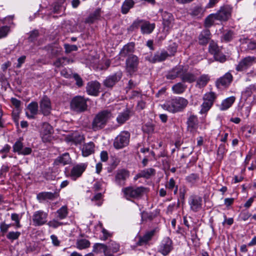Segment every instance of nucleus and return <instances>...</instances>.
<instances>
[{
  "label": "nucleus",
  "instance_id": "f257e3e1",
  "mask_svg": "<svg viewBox=\"0 0 256 256\" xmlns=\"http://www.w3.org/2000/svg\"><path fill=\"white\" fill-rule=\"evenodd\" d=\"M188 66L178 65L169 70L166 77L168 80L180 78L183 82L192 83L196 80V76L188 72Z\"/></svg>",
  "mask_w": 256,
  "mask_h": 256
},
{
  "label": "nucleus",
  "instance_id": "f03ea898",
  "mask_svg": "<svg viewBox=\"0 0 256 256\" xmlns=\"http://www.w3.org/2000/svg\"><path fill=\"white\" fill-rule=\"evenodd\" d=\"M112 116L111 112L105 110L98 112L94 116L92 123V128L94 131H98L104 128Z\"/></svg>",
  "mask_w": 256,
  "mask_h": 256
},
{
  "label": "nucleus",
  "instance_id": "7ed1b4c3",
  "mask_svg": "<svg viewBox=\"0 0 256 256\" xmlns=\"http://www.w3.org/2000/svg\"><path fill=\"white\" fill-rule=\"evenodd\" d=\"M188 101L182 97H176L166 101L162 107L170 112L175 113L181 112L187 106Z\"/></svg>",
  "mask_w": 256,
  "mask_h": 256
},
{
  "label": "nucleus",
  "instance_id": "20e7f679",
  "mask_svg": "<svg viewBox=\"0 0 256 256\" xmlns=\"http://www.w3.org/2000/svg\"><path fill=\"white\" fill-rule=\"evenodd\" d=\"M146 188L144 186H127L122 189L124 197L128 200L139 199L144 194Z\"/></svg>",
  "mask_w": 256,
  "mask_h": 256
},
{
  "label": "nucleus",
  "instance_id": "39448f33",
  "mask_svg": "<svg viewBox=\"0 0 256 256\" xmlns=\"http://www.w3.org/2000/svg\"><path fill=\"white\" fill-rule=\"evenodd\" d=\"M86 102L87 100L84 96H76L71 100L70 108L73 110L78 112H84L88 108Z\"/></svg>",
  "mask_w": 256,
  "mask_h": 256
},
{
  "label": "nucleus",
  "instance_id": "423d86ee",
  "mask_svg": "<svg viewBox=\"0 0 256 256\" xmlns=\"http://www.w3.org/2000/svg\"><path fill=\"white\" fill-rule=\"evenodd\" d=\"M130 134L127 131L122 132L114 139V146L119 150L128 145L130 142Z\"/></svg>",
  "mask_w": 256,
  "mask_h": 256
},
{
  "label": "nucleus",
  "instance_id": "0eeeda50",
  "mask_svg": "<svg viewBox=\"0 0 256 256\" xmlns=\"http://www.w3.org/2000/svg\"><path fill=\"white\" fill-rule=\"evenodd\" d=\"M174 249L172 240L169 237L164 238L158 246V252L164 256H166Z\"/></svg>",
  "mask_w": 256,
  "mask_h": 256
},
{
  "label": "nucleus",
  "instance_id": "6e6552de",
  "mask_svg": "<svg viewBox=\"0 0 256 256\" xmlns=\"http://www.w3.org/2000/svg\"><path fill=\"white\" fill-rule=\"evenodd\" d=\"M130 176V172L124 168L118 170L114 174V182L119 186L126 185V180Z\"/></svg>",
  "mask_w": 256,
  "mask_h": 256
},
{
  "label": "nucleus",
  "instance_id": "1a4fd4ad",
  "mask_svg": "<svg viewBox=\"0 0 256 256\" xmlns=\"http://www.w3.org/2000/svg\"><path fill=\"white\" fill-rule=\"evenodd\" d=\"M138 58L134 54L130 55L126 60V70L129 74H132L138 70Z\"/></svg>",
  "mask_w": 256,
  "mask_h": 256
},
{
  "label": "nucleus",
  "instance_id": "9d476101",
  "mask_svg": "<svg viewBox=\"0 0 256 256\" xmlns=\"http://www.w3.org/2000/svg\"><path fill=\"white\" fill-rule=\"evenodd\" d=\"M188 203L190 210L194 212H198L202 208V198L197 194H192L188 198Z\"/></svg>",
  "mask_w": 256,
  "mask_h": 256
},
{
  "label": "nucleus",
  "instance_id": "9b49d317",
  "mask_svg": "<svg viewBox=\"0 0 256 256\" xmlns=\"http://www.w3.org/2000/svg\"><path fill=\"white\" fill-rule=\"evenodd\" d=\"M256 58L255 56H248L242 59L236 66V70L238 72H242L247 70L255 62Z\"/></svg>",
  "mask_w": 256,
  "mask_h": 256
},
{
  "label": "nucleus",
  "instance_id": "f8f14e48",
  "mask_svg": "<svg viewBox=\"0 0 256 256\" xmlns=\"http://www.w3.org/2000/svg\"><path fill=\"white\" fill-rule=\"evenodd\" d=\"M48 214L40 210L35 212L32 216V222L35 226H41L47 222Z\"/></svg>",
  "mask_w": 256,
  "mask_h": 256
},
{
  "label": "nucleus",
  "instance_id": "ddd939ff",
  "mask_svg": "<svg viewBox=\"0 0 256 256\" xmlns=\"http://www.w3.org/2000/svg\"><path fill=\"white\" fill-rule=\"evenodd\" d=\"M53 132L52 127L49 124L44 122L40 132L42 141L44 142H50L52 140Z\"/></svg>",
  "mask_w": 256,
  "mask_h": 256
},
{
  "label": "nucleus",
  "instance_id": "4468645a",
  "mask_svg": "<svg viewBox=\"0 0 256 256\" xmlns=\"http://www.w3.org/2000/svg\"><path fill=\"white\" fill-rule=\"evenodd\" d=\"M232 8L228 6H222L215 14L216 20L220 21H227L231 16Z\"/></svg>",
  "mask_w": 256,
  "mask_h": 256
},
{
  "label": "nucleus",
  "instance_id": "2eb2a0df",
  "mask_svg": "<svg viewBox=\"0 0 256 256\" xmlns=\"http://www.w3.org/2000/svg\"><path fill=\"white\" fill-rule=\"evenodd\" d=\"M233 80L232 74L228 72L224 76L218 78L216 82V86L218 89L222 88H227L231 84Z\"/></svg>",
  "mask_w": 256,
  "mask_h": 256
},
{
  "label": "nucleus",
  "instance_id": "dca6fc26",
  "mask_svg": "<svg viewBox=\"0 0 256 256\" xmlns=\"http://www.w3.org/2000/svg\"><path fill=\"white\" fill-rule=\"evenodd\" d=\"M88 166L86 163H80L74 166L71 170L70 176L73 180L80 177Z\"/></svg>",
  "mask_w": 256,
  "mask_h": 256
},
{
  "label": "nucleus",
  "instance_id": "f3484780",
  "mask_svg": "<svg viewBox=\"0 0 256 256\" xmlns=\"http://www.w3.org/2000/svg\"><path fill=\"white\" fill-rule=\"evenodd\" d=\"M162 18L164 28L169 31L174 26V19L173 15L171 13L164 12L162 14Z\"/></svg>",
  "mask_w": 256,
  "mask_h": 256
},
{
  "label": "nucleus",
  "instance_id": "a211bd4d",
  "mask_svg": "<svg viewBox=\"0 0 256 256\" xmlns=\"http://www.w3.org/2000/svg\"><path fill=\"white\" fill-rule=\"evenodd\" d=\"M122 76V72L120 71L117 72L114 74L107 77L104 81V85L106 88H112L118 82Z\"/></svg>",
  "mask_w": 256,
  "mask_h": 256
},
{
  "label": "nucleus",
  "instance_id": "6ab92c4d",
  "mask_svg": "<svg viewBox=\"0 0 256 256\" xmlns=\"http://www.w3.org/2000/svg\"><path fill=\"white\" fill-rule=\"evenodd\" d=\"M44 49L51 58L60 54L62 50V48L58 44L56 43L46 46Z\"/></svg>",
  "mask_w": 256,
  "mask_h": 256
},
{
  "label": "nucleus",
  "instance_id": "aec40b11",
  "mask_svg": "<svg viewBox=\"0 0 256 256\" xmlns=\"http://www.w3.org/2000/svg\"><path fill=\"white\" fill-rule=\"evenodd\" d=\"M40 110L44 116H48L51 112L52 106L50 98L44 96L40 102Z\"/></svg>",
  "mask_w": 256,
  "mask_h": 256
},
{
  "label": "nucleus",
  "instance_id": "412c9836",
  "mask_svg": "<svg viewBox=\"0 0 256 256\" xmlns=\"http://www.w3.org/2000/svg\"><path fill=\"white\" fill-rule=\"evenodd\" d=\"M100 84L97 81H91L88 83L86 90L88 94L96 96L100 94Z\"/></svg>",
  "mask_w": 256,
  "mask_h": 256
},
{
  "label": "nucleus",
  "instance_id": "4be33fe9",
  "mask_svg": "<svg viewBox=\"0 0 256 256\" xmlns=\"http://www.w3.org/2000/svg\"><path fill=\"white\" fill-rule=\"evenodd\" d=\"M156 233V230H152L148 231L142 236H138V240L136 243V246H142L145 245L150 241Z\"/></svg>",
  "mask_w": 256,
  "mask_h": 256
},
{
  "label": "nucleus",
  "instance_id": "5701e85b",
  "mask_svg": "<svg viewBox=\"0 0 256 256\" xmlns=\"http://www.w3.org/2000/svg\"><path fill=\"white\" fill-rule=\"evenodd\" d=\"M187 129L194 134L198 126V119L196 116L192 114L188 118L186 122Z\"/></svg>",
  "mask_w": 256,
  "mask_h": 256
},
{
  "label": "nucleus",
  "instance_id": "b1692460",
  "mask_svg": "<svg viewBox=\"0 0 256 256\" xmlns=\"http://www.w3.org/2000/svg\"><path fill=\"white\" fill-rule=\"evenodd\" d=\"M169 56V54L168 52L164 50H162L161 52H157L154 55L150 58L148 60L152 63H156L157 62H161L164 61Z\"/></svg>",
  "mask_w": 256,
  "mask_h": 256
},
{
  "label": "nucleus",
  "instance_id": "393cba45",
  "mask_svg": "<svg viewBox=\"0 0 256 256\" xmlns=\"http://www.w3.org/2000/svg\"><path fill=\"white\" fill-rule=\"evenodd\" d=\"M212 34L210 30L208 29L202 30L200 34L198 40V43L200 45H206L211 38Z\"/></svg>",
  "mask_w": 256,
  "mask_h": 256
},
{
  "label": "nucleus",
  "instance_id": "a878e982",
  "mask_svg": "<svg viewBox=\"0 0 256 256\" xmlns=\"http://www.w3.org/2000/svg\"><path fill=\"white\" fill-rule=\"evenodd\" d=\"M134 50V44L130 42L124 45L120 50L119 54L121 57H128V56L132 54Z\"/></svg>",
  "mask_w": 256,
  "mask_h": 256
},
{
  "label": "nucleus",
  "instance_id": "bb28decb",
  "mask_svg": "<svg viewBox=\"0 0 256 256\" xmlns=\"http://www.w3.org/2000/svg\"><path fill=\"white\" fill-rule=\"evenodd\" d=\"M71 158L68 152H65L58 156L54 161V164L56 166L68 164L71 162Z\"/></svg>",
  "mask_w": 256,
  "mask_h": 256
},
{
  "label": "nucleus",
  "instance_id": "cd10ccee",
  "mask_svg": "<svg viewBox=\"0 0 256 256\" xmlns=\"http://www.w3.org/2000/svg\"><path fill=\"white\" fill-rule=\"evenodd\" d=\"M95 145L93 142H89L84 144L82 146V155L83 156L86 157L92 154L94 152Z\"/></svg>",
  "mask_w": 256,
  "mask_h": 256
},
{
  "label": "nucleus",
  "instance_id": "c85d7f7f",
  "mask_svg": "<svg viewBox=\"0 0 256 256\" xmlns=\"http://www.w3.org/2000/svg\"><path fill=\"white\" fill-rule=\"evenodd\" d=\"M155 24L150 23V22L144 20L142 25L141 32L143 34H151L155 28Z\"/></svg>",
  "mask_w": 256,
  "mask_h": 256
},
{
  "label": "nucleus",
  "instance_id": "c756f323",
  "mask_svg": "<svg viewBox=\"0 0 256 256\" xmlns=\"http://www.w3.org/2000/svg\"><path fill=\"white\" fill-rule=\"evenodd\" d=\"M68 211L66 206H64L58 209L54 213V217L60 220L66 218L68 216Z\"/></svg>",
  "mask_w": 256,
  "mask_h": 256
},
{
  "label": "nucleus",
  "instance_id": "7c9ffc66",
  "mask_svg": "<svg viewBox=\"0 0 256 256\" xmlns=\"http://www.w3.org/2000/svg\"><path fill=\"white\" fill-rule=\"evenodd\" d=\"M187 88V86L184 84V82H179L174 84L172 88V90L173 93L176 94H180L184 93Z\"/></svg>",
  "mask_w": 256,
  "mask_h": 256
},
{
  "label": "nucleus",
  "instance_id": "2f4dec72",
  "mask_svg": "<svg viewBox=\"0 0 256 256\" xmlns=\"http://www.w3.org/2000/svg\"><path fill=\"white\" fill-rule=\"evenodd\" d=\"M130 118V111L128 110H126L118 114L116 120L119 124L122 125L128 120Z\"/></svg>",
  "mask_w": 256,
  "mask_h": 256
},
{
  "label": "nucleus",
  "instance_id": "473e14b6",
  "mask_svg": "<svg viewBox=\"0 0 256 256\" xmlns=\"http://www.w3.org/2000/svg\"><path fill=\"white\" fill-rule=\"evenodd\" d=\"M165 187L168 192H174V194H176L178 192V186L176 184V182L174 178H170L168 181L165 184Z\"/></svg>",
  "mask_w": 256,
  "mask_h": 256
},
{
  "label": "nucleus",
  "instance_id": "72a5a7b5",
  "mask_svg": "<svg viewBox=\"0 0 256 256\" xmlns=\"http://www.w3.org/2000/svg\"><path fill=\"white\" fill-rule=\"evenodd\" d=\"M134 0H124L121 7V12L124 14H128L130 9L134 6Z\"/></svg>",
  "mask_w": 256,
  "mask_h": 256
},
{
  "label": "nucleus",
  "instance_id": "f704fd0d",
  "mask_svg": "<svg viewBox=\"0 0 256 256\" xmlns=\"http://www.w3.org/2000/svg\"><path fill=\"white\" fill-rule=\"evenodd\" d=\"M56 198V194L52 192H42L37 194L36 198L39 201L47 200H54Z\"/></svg>",
  "mask_w": 256,
  "mask_h": 256
},
{
  "label": "nucleus",
  "instance_id": "c9c22d12",
  "mask_svg": "<svg viewBox=\"0 0 256 256\" xmlns=\"http://www.w3.org/2000/svg\"><path fill=\"white\" fill-rule=\"evenodd\" d=\"M235 100L234 96H230L224 100L220 106V109L221 110H226L229 108L233 104Z\"/></svg>",
  "mask_w": 256,
  "mask_h": 256
},
{
  "label": "nucleus",
  "instance_id": "e433bc0d",
  "mask_svg": "<svg viewBox=\"0 0 256 256\" xmlns=\"http://www.w3.org/2000/svg\"><path fill=\"white\" fill-rule=\"evenodd\" d=\"M210 80V76L208 74H202L196 80V86L198 88L204 87Z\"/></svg>",
  "mask_w": 256,
  "mask_h": 256
},
{
  "label": "nucleus",
  "instance_id": "4c0bfd02",
  "mask_svg": "<svg viewBox=\"0 0 256 256\" xmlns=\"http://www.w3.org/2000/svg\"><path fill=\"white\" fill-rule=\"evenodd\" d=\"M72 62L73 60H70L66 57L59 58L54 62L53 65L57 68H59L61 66H63L70 62Z\"/></svg>",
  "mask_w": 256,
  "mask_h": 256
},
{
  "label": "nucleus",
  "instance_id": "58836bf2",
  "mask_svg": "<svg viewBox=\"0 0 256 256\" xmlns=\"http://www.w3.org/2000/svg\"><path fill=\"white\" fill-rule=\"evenodd\" d=\"M108 246L103 244L96 243L93 246L92 251L96 253L103 252L104 254L107 252Z\"/></svg>",
  "mask_w": 256,
  "mask_h": 256
},
{
  "label": "nucleus",
  "instance_id": "ea45409f",
  "mask_svg": "<svg viewBox=\"0 0 256 256\" xmlns=\"http://www.w3.org/2000/svg\"><path fill=\"white\" fill-rule=\"evenodd\" d=\"M90 242L86 239H78L76 242V248L79 250H83L90 246Z\"/></svg>",
  "mask_w": 256,
  "mask_h": 256
},
{
  "label": "nucleus",
  "instance_id": "a19ab883",
  "mask_svg": "<svg viewBox=\"0 0 256 256\" xmlns=\"http://www.w3.org/2000/svg\"><path fill=\"white\" fill-rule=\"evenodd\" d=\"M142 178L148 179L156 174V170L153 168H146L140 170Z\"/></svg>",
  "mask_w": 256,
  "mask_h": 256
},
{
  "label": "nucleus",
  "instance_id": "79ce46f5",
  "mask_svg": "<svg viewBox=\"0 0 256 256\" xmlns=\"http://www.w3.org/2000/svg\"><path fill=\"white\" fill-rule=\"evenodd\" d=\"M200 180V176L198 174L192 173L186 176V180L187 182L194 185Z\"/></svg>",
  "mask_w": 256,
  "mask_h": 256
},
{
  "label": "nucleus",
  "instance_id": "37998d69",
  "mask_svg": "<svg viewBox=\"0 0 256 256\" xmlns=\"http://www.w3.org/2000/svg\"><path fill=\"white\" fill-rule=\"evenodd\" d=\"M100 9H96L94 12L91 14L86 19V22L88 23H93L100 16Z\"/></svg>",
  "mask_w": 256,
  "mask_h": 256
},
{
  "label": "nucleus",
  "instance_id": "c03bdc74",
  "mask_svg": "<svg viewBox=\"0 0 256 256\" xmlns=\"http://www.w3.org/2000/svg\"><path fill=\"white\" fill-rule=\"evenodd\" d=\"M154 128L155 125L154 124L148 122L142 126V130L145 133L151 134L154 132Z\"/></svg>",
  "mask_w": 256,
  "mask_h": 256
},
{
  "label": "nucleus",
  "instance_id": "a18cd8bd",
  "mask_svg": "<svg viewBox=\"0 0 256 256\" xmlns=\"http://www.w3.org/2000/svg\"><path fill=\"white\" fill-rule=\"evenodd\" d=\"M216 98V96L214 92H210L206 94L203 97V100L204 102L214 104V102Z\"/></svg>",
  "mask_w": 256,
  "mask_h": 256
},
{
  "label": "nucleus",
  "instance_id": "49530a36",
  "mask_svg": "<svg viewBox=\"0 0 256 256\" xmlns=\"http://www.w3.org/2000/svg\"><path fill=\"white\" fill-rule=\"evenodd\" d=\"M215 20H216L215 14H210L205 19L204 26L207 28H210L213 25Z\"/></svg>",
  "mask_w": 256,
  "mask_h": 256
},
{
  "label": "nucleus",
  "instance_id": "de8ad7c7",
  "mask_svg": "<svg viewBox=\"0 0 256 256\" xmlns=\"http://www.w3.org/2000/svg\"><path fill=\"white\" fill-rule=\"evenodd\" d=\"M208 50L210 54L214 55L218 52H220V48L216 42H215L214 40H211L208 46Z\"/></svg>",
  "mask_w": 256,
  "mask_h": 256
},
{
  "label": "nucleus",
  "instance_id": "09e8293b",
  "mask_svg": "<svg viewBox=\"0 0 256 256\" xmlns=\"http://www.w3.org/2000/svg\"><path fill=\"white\" fill-rule=\"evenodd\" d=\"M234 36V33L232 30H228L224 33L222 37V40L223 42H230Z\"/></svg>",
  "mask_w": 256,
  "mask_h": 256
},
{
  "label": "nucleus",
  "instance_id": "8fccbe9b",
  "mask_svg": "<svg viewBox=\"0 0 256 256\" xmlns=\"http://www.w3.org/2000/svg\"><path fill=\"white\" fill-rule=\"evenodd\" d=\"M65 7L55 2L52 6V12L54 14H63L65 10Z\"/></svg>",
  "mask_w": 256,
  "mask_h": 256
},
{
  "label": "nucleus",
  "instance_id": "3c124183",
  "mask_svg": "<svg viewBox=\"0 0 256 256\" xmlns=\"http://www.w3.org/2000/svg\"><path fill=\"white\" fill-rule=\"evenodd\" d=\"M212 105L213 104H212L204 101L200 106L201 109L200 111V113L202 114H206Z\"/></svg>",
  "mask_w": 256,
  "mask_h": 256
},
{
  "label": "nucleus",
  "instance_id": "603ef678",
  "mask_svg": "<svg viewBox=\"0 0 256 256\" xmlns=\"http://www.w3.org/2000/svg\"><path fill=\"white\" fill-rule=\"evenodd\" d=\"M28 110L33 114H36L38 112V104L36 102H31L28 106Z\"/></svg>",
  "mask_w": 256,
  "mask_h": 256
},
{
  "label": "nucleus",
  "instance_id": "864d4df0",
  "mask_svg": "<svg viewBox=\"0 0 256 256\" xmlns=\"http://www.w3.org/2000/svg\"><path fill=\"white\" fill-rule=\"evenodd\" d=\"M102 193H97L91 198V200L94 202L98 206H100L102 203Z\"/></svg>",
  "mask_w": 256,
  "mask_h": 256
},
{
  "label": "nucleus",
  "instance_id": "5fc2aeb1",
  "mask_svg": "<svg viewBox=\"0 0 256 256\" xmlns=\"http://www.w3.org/2000/svg\"><path fill=\"white\" fill-rule=\"evenodd\" d=\"M39 32L38 30H34L30 32V36L28 38V40L29 42H34L36 40H37L38 37L39 36Z\"/></svg>",
  "mask_w": 256,
  "mask_h": 256
},
{
  "label": "nucleus",
  "instance_id": "6e6d98bb",
  "mask_svg": "<svg viewBox=\"0 0 256 256\" xmlns=\"http://www.w3.org/2000/svg\"><path fill=\"white\" fill-rule=\"evenodd\" d=\"M143 21L144 20L136 19L130 26L129 30H135L138 29L140 27L141 28Z\"/></svg>",
  "mask_w": 256,
  "mask_h": 256
},
{
  "label": "nucleus",
  "instance_id": "4d7b16f0",
  "mask_svg": "<svg viewBox=\"0 0 256 256\" xmlns=\"http://www.w3.org/2000/svg\"><path fill=\"white\" fill-rule=\"evenodd\" d=\"M59 220H57L54 218L53 220L48 222V225L50 227L52 228H56L60 226L64 225V223L60 222Z\"/></svg>",
  "mask_w": 256,
  "mask_h": 256
},
{
  "label": "nucleus",
  "instance_id": "13d9d810",
  "mask_svg": "<svg viewBox=\"0 0 256 256\" xmlns=\"http://www.w3.org/2000/svg\"><path fill=\"white\" fill-rule=\"evenodd\" d=\"M20 234V232H10L6 235V238L8 239L12 242L14 240L18 239Z\"/></svg>",
  "mask_w": 256,
  "mask_h": 256
},
{
  "label": "nucleus",
  "instance_id": "bf43d9fd",
  "mask_svg": "<svg viewBox=\"0 0 256 256\" xmlns=\"http://www.w3.org/2000/svg\"><path fill=\"white\" fill-rule=\"evenodd\" d=\"M204 10L200 6H196L192 9L190 14L193 16H200L203 12Z\"/></svg>",
  "mask_w": 256,
  "mask_h": 256
},
{
  "label": "nucleus",
  "instance_id": "052dcab7",
  "mask_svg": "<svg viewBox=\"0 0 256 256\" xmlns=\"http://www.w3.org/2000/svg\"><path fill=\"white\" fill-rule=\"evenodd\" d=\"M23 148L22 143L20 141H16L13 146V151L14 152H16L18 154H20V152L22 151Z\"/></svg>",
  "mask_w": 256,
  "mask_h": 256
},
{
  "label": "nucleus",
  "instance_id": "680f3d73",
  "mask_svg": "<svg viewBox=\"0 0 256 256\" xmlns=\"http://www.w3.org/2000/svg\"><path fill=\"white\" fill-rule=\"evenodd\" d=\"M154 216L152 213H148L146 212H142L141 213V220L142 222L152 220H153Z\"/></svg>",
  "mask_w": 256,
  "mask_h": 256
},
{
  "label": "nucleus",
  "instance_id": "e2e57ef3",
  "mask_svg": "<svg viewBox=\"0 0 256 256\" xmlns=\"http://www.w3.org/2000/svg\"><path fill=\"white\" fill-rule=\"evenodd\" d=\"M10 27L8 26H0V38L6 37L10 32Z\"/></svg>",
  "mask_w": 256,
  "mask_h": 256
},
{
  "label": "nucleus",
  "instance_id": "0e129e2a",
  "mask_svg": "<svg viewBox=\"0 0 256 256\" xmlns=\"http://www.w3.org/2000/svg\"><path fill=\"white\" fill-rule=\"evenodd\" d=\"M11 219L12 220L15 222L16 228H20L22 226L20 224V218L18 214L15 213L12 214H11Z\"/></svg>",
  "mask_w": 256,
  "mask_h": 256
},
{
  "label": "nucleus",
  "instance_id": "69168bd1",
  "mask_svg": "<svg viewBox=\"0 0 256 256\" xmlns=\"http://www.w3.org/2000/svg\"><path fill=\"white\" fill-rule=\"evenodd\" d=\"M178 45L176 43L174 42L168 46V50L170 53L169 56H174L177 51Z\"/></svg>",
  "mask_w": 256,
  "mask_h": 256
},
{
  "label": "nucleus",
  "instance_id": "338daca9",
  "mask_svg": "<svg viewBox=\"0 0 256 256\" xmlns=\"http://www.w3.org/2000/svg\"><path fill=\"white\" fill-rule=\"evenodd\" d=\"M10 101H11V102L12 104V105L14 106V107L16 108V110H20V111L21 110L20 108V105H21V102L20 100H18L16 98H12L10 99Z\"/></svg>",
  "mask_w": 256,
  "mask_h": 256
},
{
  "label": "nucleus",
  "instance_id": "774afa93",
  "mask_svg": "<svg viewBox=\"0 0 256 256\" xmlns=\"http://www.w3.org/2000/svg\"><path fill=\"white\" fill-rule=\"evenodd\" d=\"M108 247L110 250L114 253L118 252L120 249V245L114 242H111Z\"/></svg>",
  "mask_w": 256,
  "mask_h": 256
}]
</instances>
